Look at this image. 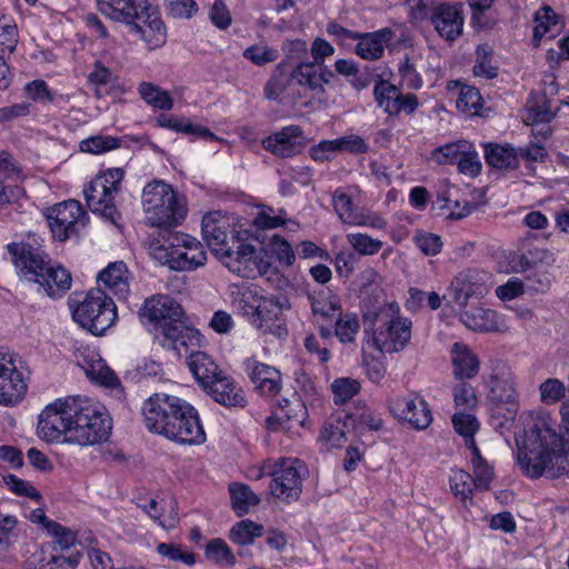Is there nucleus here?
<instances>
[{
  "mask_svg": "<svg viewBox=\"0 0 569 569\" xmlns=\"http://www.w3.org/2000/svg\"><path fill=\"white\" fill-rule=\"evenodd\" d=\"M204 390L216 402L228 408H243L247 403L241 387L224 372Z\"/></svg>",
  "mask_w": 569,
  "mask_h": 569,
  "instance_id": "23",
  "label": "nucleus"
},
{
  "mask_svg": "<svg viewBox=\"0 0 569 569\" xmlns=\"http://www.w3.org/2000/svg\"><path fill=\"white\" fill-rule=\"evenodd\" d=\"M19 36L16 23H4L0 19V57L4 59L6 54H11L18 44Z\"/></svg>",
  "mask_w": 569,
  "mask_h": 569,
  "instance_id": "56",
  "label": "nucleus"
},
{
  "mask_svg": "<svg viewBox=\"0 0 569 569\" xmlns=\"http://www.w3.org/2000/svg\"><path fill=\"white\" fill-rule=\"evenodd\" d=\"M333 77L335 73L327 66L313 61H300L290 72V78L297 84L319 93L325 92V84Z\"/></svg>",
  "mask_w": 569,
  "mask_h": 569,
  "instance_id": "20",
  "label": "nucleus"
},
{
  "mask_svg": "<svg viewBox=\"0 0 569 569\" xmlns=\"http://www.w3.org/2000/svg\"><path fill=\"white\" fill-rule=\"evenodd\" d=\"M201 231L208 247L231 272L248 279L269 272L267 254L257 252L248 242V231L237 230L221 212L203 216Z\"/></svg>",
  "mask_w": 569,
  "mask_h": 569,
  "instance_id": "2",
  "label": "nucleus"
},
{
  "mask_svg": "<svg viewBox=\"0 0 569 569\" xmlns=\"http://www.w3.org/2000/svg\"><path fill=\"white\" fill-rule=\"evenodd\" d=\"M453 377L460 381L475 378L480 369V360L471 349L462 343L455 342L450 349Z\"/></svg>",
  "mask_w": 569,
  "mask_h": 569,
  "instance_id": "26",
  "label": "nucleus"
},
{
  "mask_svg": "<svg viewBox=\"0 0 569 569\" xmlns=\"http://www.w3.org/2000/svg\"><path fill=\"white\" fill-rule=\"evenodd\" d=\"M142 313L150 321L161 323L168 320H177L182 316V308L171 297L157 295L144 301Z\"/></svg>",
  "mask_w": 569,
  "mask_h": 569,
  "instance_id": "27",
  "label": "nucleus"
},
{
  "mask_svg": "<svg viewBox=\"0 0 569 569\" xmlns=\"http://www.w3.org/2000/svg\"><path fill=\"white\" fill-rule=\"evenodd\" d=\"M333 208L343 223L375 229H385L387 227V222L382 217L356 207L351 197L339 190L333 193Z\"/></svg>",
  "mask_w": 569,
  "mask_h": 569,
  "instance_id": "18",
  "label": "nucleus"
},
{
  "mask_svg": "<svg viewBox=\"0 0 569 569\" xmlns=\"http://www.w3.org/2000/svg\"><path fill=\"white\" fill-rule=\"evenodd\" d=\"M525 288L531 292H545L551 284L549 274L542 269V266H538L530 273H527L523 280Z\"/></svg>",
  "mask_w": 569,
  "mask_h": 569,
  "instance_id": "60",
  "label": "nucleus"
},
{
  "mask_svg": "<svg viewBox=\"0 0 569 569\" xmlns=\"http://www.w3.org/2000/svg\"><path fill=\"white\" fill-rule=\"evenodd\" d=\"M141 98L150 106L160 110H171L173 100L168 91L151 82H142L139 86Z\"/></svg>",
  "mask_w": 569,
  "mask_h": 569,
  "instance_id": "39",
  "label": "nucleus"
},
{
  "mask_svg": "<svg viewBox=\"0 0 569 569\" xmlns=\"http://www.w3.org/2000/svg\"><path fill=\"white\" fill-rule=\"evenodd\" d=\"M566 432L560 437L546 421L516 435L518 465L530 478L569 476V411L561 410Z\"/></svg>",
  "mask_w": 569,
  "mask_h": 569,
  "instance_id": "1",
  "label": "nucleus"
},
{
  "mask_svg": "<svg viewBox=\"0 0 569 569\" xmlns=\"http://www.w3.org/2000/svg\"><path fill=\"white\" fill-rule=\"evenodd\" d=\"M121 139L111 136H94L81 141L80 149L90 153H101L120 146Z\"/></svg>",
  "mask_w": 569,
  "mask_h": 569,
  "instance_id": "52",
  "label": "nucleus"
},
{
  "mask_svg": "<svg viewBox=\"0 0 569 569\" xmlns=\"http://www.w3.org/2000/svg\"><path fill=\"white\" fill-rule=\"evenodd\" d=\"M540 400L546 405H555L566 395V387L562 381L556 378L545 380L540 387Z\"/></svg>",
  "mask_w": 569,
  "mask_h": 569,
  "instance_id": "54",
  "label": "nucleus"
},
{
  "mask_svg": "<svg viewBox=\"0 0 569 569\" xmlns=\"http://www.w3.org/2000/svg\"><path fill=\"white\" fill-rule=\"evenodd\" d=\"M77 323L94 336L103 335L117 319L114 302L100 288L91 289L72 311Z\"/></svg>",
  "mask_w": 569,
  "mask_h": 569,
  "instance_id": "10",
  "label": "nucleus"
},
{
  "mask_svg": "<svg viewBox=\"0 0 569 569\" xmlns=\"http://www.w3.org/2000/svg\"><path fill=\"white\" fill-rule=\"evenodd\" d=\"M150 256L172 270L191 271L204 266L207 253L196 238L172 231L160 230L149 244Z\"/></svg>",
  "mask_w": 569,
  "mask_h": 569,
  "instance_id": "6",
  "label": "nucleus"
},
{
  "mask_svg": "<svg viewBox=\"0 0 569 569\" xmlns=\"http://www.w3.org/2000/svg\"><path fill=\"white\" fill-rule=\"evenodd\" d=\"M313 316L322 319L333 318L336 315L341 316V307L337 296L328 289H320L308 295Z\"/></svg>",
  "mask_w": 569,
  "mask_h": 569,
  "instance_id": "34",
  "label": "nucleus"
},
{
  "mask_svg": "<svg viewBox=\"0 0 569 569\" xmlns=\"http://www.w3.org/2000/svg\"><path fill=\"white\" fill-rule=\"evenodd\" d=\"M492 50L488 44H480L476 50V63L473 74L486 79H493L498 76V68L491 63Z\"/></svg>",
  "mask_w": 569,
  "mask_h": 569,
  "instance_id": "46",
  "label": "nucleus"
},
{
  "mask_svg": "<svg viewBox=\"0 0 569 569\" xmlns=\"http://www.w3.org/2000/svg\"><path fill=\"white\" fill-rule=\"evenodd\" d=\"M98 281L102 282L119 300L126 299L129 293L128 269L122 261L110 263L99 273Z\"/></svg>",
  "mask_w": 569,
  "mask_h": 569,
  "instance_id": "30",
  "label": "nucleus"
},
{
  "mask_svg": "<svg viewBox=\"0 0 569 569\" xmlns=\"http://www.w3.org/2000/svg\"><path fill=\"white\" fill-rule=\"evenodd\" d=\"M123 174V170L120 168L108 169L92 179L83 190L89 209L113 224H117L121 217L114 198L119 193Z\"/></svg>",
  "mask_w": 569,
  "mask_h": 569,
  "instance_id": "9",
  "label": "nucleus"
},
{
  "mask_svg": "<svg viewBox=\"0 0 569 569\" xmlns=\"http://www.w3.org/2000/svg\"><path fill=\"white\" fill-rule=\"evenodd\" d=\"M472 463H473V480L476 482V488L480 490H487L492 480L493 472L488 463L480 456V451L477 453H472Z\"/></svg>",
  "mask_w": 569,
  "mask_h": 569,
  "instance_id": "59",
  "label": "nucleus"
},
{
  "mask_svg": "<svg viewBox=\"0 0 569 569\" xmlns=\"http://www.w3.org/2000/svg\"><path fill=\"white\" fill-rule=\"evenodd\" d=\"M559 108V100L532 93L527 102L526 121L531 124L548 123L556 117Z\"/></svg>",
  "mask_w": 569,
  "mask_h": 569,
  "instance_id": "31",
  "label": "nucleus"
},
{
  "mask_svg": "<svg viewBox=\"0 0 569 569\" xmlns=\"http://www.w3.org/2000/svg\"><path fill=\"white\" fill-rule=\"evenodd\" d=\"M3 480L10 490L19 496L29 497L34 500H39L41 497L40 492L33 486L14 475H8L3 478Z\"/></svg>",
  "mask_w": 569,
  "mask_h": 569,
  "instance_id": "64",
  "label": "nucleus"
},
{
  "mask_svg": "<svg viewBox=\"0 0 569 569\" xmlns=\"http://www.w3.org/2000/svg\"><path fill=\"white\" fill-rule=\"evenodd\" d=\"M160 331L163 336L162 346L178 352H180V347H187L198 335L196 330L187 327L180 318L161 323Z\"/></svg>",
  "mask_w": 569,
  "mask_h": 569,
  "instance_id": "32",
  "label": "nucleus"
},
{
  "mask_svg": "<svg viewBox=\"0 0 569 569\" xmlns=\"http://www.w3.org/2000/svg\"><path fill=\"white\" fill-rule=\"evenodd\" d=\"M360 390V383L350 378H338L331 383V391L336 405L349 401Z\"/></svg>",
  "mask_w": 569,
  "mask_h": 569,
  "instance_id": "50",
  "label": "nucleus"
},
{
  "mask_svg": "<svg viewBox=\"0 0 569 569\" xmlns=\"http://www.w3.org/2000/svg\"><path fill=\"white\" fill-rule=\"evenodd\" d=\"M243 365L250 380L262 395L274 396L279 393L281 375L274 367L261 363L253 358L246 359Z\"/></svg>",
  "mask_w": 569,
  "mask_h": 569,
  "instance_id": "21",
  "label": "nucleus"
},
{
  "mask_svg": "<svg viewBox=\"0 0 569 569\" xmlns=\"http://www.w3.org/2000/svg\"><path fill=\"white\" fill-rule=\"evenodd\" d=\"M99 10L109 19L127 24L148 9L149 0H97Z\"/></svg>",
  "mask_w": 569,
  "mask_h": 569,
  "instance_id": "25",
  "label": "nucleus"
},
{
  "mask_svg": "<svg viewBox=\"0 0 569 569\" xmlns=\"http://www.w3.org/2000/svg\"><path fill=\"white\" fill-rule=\"evenodd\" d=\"M482 97L477 88L468 84L460 86L459 97L456 104L461 112L477 114L482 108Z\"/></svg>",
  "mask_w": 569,
  "mask_h": 569,
  "instance_id": "45",
  "label": "nucleus"
},
{
  "mask_svg": "<svg viewBox=\"0 0 569 569\" xmlns=\"http://www.w3.org/2000/svg\"><path fill=\"white\" fill-rule=\"evenodd\" d=\"M74 399H58L42 410L37 427L41 439L47 442H68V432L73 426Z\"/></svg>",
  "mask_w": 569,
  "mask_h": 569,
  "instance_id": "12",
  "label": "nucleus"
},
{
  "mask_svg": "<svg viewBox=\"0 0 569 569\" xmlns=\"http://www.w3.org/2000/svg\"><path fill=\"white\" fill-rule=\"evenodd\" d=\"M292 79L284 71L283 63H279L263 87L267 100L276 101L287 90Z\"/></svg>",
  "mask_w": 569,
  "mask_h": 569,
  "instance_id": "43",
  "label": "nucleus"
},
{
  "mask_svg": "<svg viewBox=\"0 0 569 569\" xmlns=\"http://www.w3.org/2000/svg\"><path fill=\"white\" fill-rule=\"evenodd\" d=\"M146 428L180 445H200L206 433L198 411L187 401L167 393L150 396L142 406Z\"/></svg>",
  "mask_w": 569,
  "mask_h": 569,
  "instance_id": "3",
  "label": "nucleus"
},
{
  "mask_svg": "<svg viewBox=\"0 0 569 569\" xmlns=\"http://www.w3.org/2000/svg\"><path fill=\"white\" fill-rule=\"evenodd\" d=\"M450 488L456 497H459L461 501H466L472 497L476 482L470 473L460 469L452 470Z\"/></svg>",
  "mask_w": 569,
  "mask_h": 569,
  "instance_id": "47",
  "label": "nucleus"
},
{
  "mask_svg": "<svg viewBox=\"0 0 569 569\" xmlns=\"http://www.w3.org/2000/svg\"><path fill=\"white\" fill-rule=\"evenodd\" d=\"M452 425L456 432L465 438L466 446L471 449L472 453L478 455V447L473 438L479 429L477 418L470 413L458 412L452 416Z\"/></svg>",
  "mask_w": 569,
  "mask_h": 569,
  "instance_id": "38",
  "label": "nucleus"
},
{
  "mask_svg": "<svg viewBox=\"0 0 569 569\" xmlns=\"http://www.w3.org/2000/svg\"><path fill=\"white\" fill-rule=\"evenodd\" d=\"M144 13H139L134 21L126 26L131 33L139 36L150 49H157L166 43L167 31L159 12L149 3Z\"/></svg>",
  "mask_w": 569,
  "mask_h": 569,
  "instance_id": "17",
  "label": "nucleus"
},
{
  "mask_svg": "<svg viewBox=\"0 0 569 569\" xmlns=\"http://www.w3.org/2000/svg\"><path fill=\"white\" fill-rule=\"evenodd\" d=\"M461 321L473 331L490 332L498 330L497 313L490 309L476 308L461 313Z\"/></svg>",
  "mask_w": 569,
  "mask_h": 569,
  "instance_id": "35",
  "label": "nucleus"
},
{
  "mask_svg": "<svg viewBox=\"0 0 569 569\" xmlns=\"http://www.w3.org/2000/svg\"><path fill=\"white\" fill-rule=\"evenodd\" d=\"M158 123L162 128H168L177 132H182L189 136H196L202 139L218 140V137L212 133L207 127L192 124L184 118L174 116L161 114L157 119Z\"/></svg>",
  "mask_w": 569,
  "mask_h": 569,
  "instance_id": "36",
  "label": "nucleus"
},
{
  "mask_svg": "<svg viewBox=\"0 0 569 569\" xmlns=\"http://www.w3.org/2000/svg\"><path fill=\"white\" fill-rule=\"evenodd\" d=\"M264 532L263 526L246 519L237 522L230 530L229 538L238 545H250Z\"/></svg>",
  "mask_w": 569,
  "mask_h": 569,
  "instance_id": "40",
  "label": "nucleus"
},
{
  "mask_svg": "<svg viewBox=\"0 0 569 569\" xmlns=\"http://www.w3.org/2000/svg\"><path fill=\"white\" fill-rule=\"evenodd\" d=\"M345 428L346 423L340 419L328 421L321 430V441L329 447H340L347 439Z\"/></svg>",
  "mask_w": 569,
  "mask_h": 569,
  "instance_id": "53",
  "label": "nucleus"
},
{
  "mask_svg": "<svg viewBox=\"0 0 569 569\" xmlns=\"http://www.w3.org/2000/svg\"><path fill=\"white\" fill-rule=\"evenodd\" d=\"M27 391L22 373L17 369L14 357L0 349V405L18 403Z\"/></svg>",
  "mask_w": 569,
  "mask_h": 569,
  "instance_id": "14",
  "label": "nucleus"
},
{
  "mask_svg": "<svg viewBox=\"0 0 569 569\" xmlns=\"http://www.w3.org/2000/svg\"><path fill=\"white\" fill-rule=\"evenodd\" d=\"M392 36L393 32L389 28H382L378 31L366 34L357 33V39L359 41L356 46V52L366 60L379 59L383 54L385 44L391 41Z\"/></svg>",
  "mask_w": 569,
  "mask_h": 569,
  "instance_id": "29",
  "label": "nucleus"
},
{
  "mask_svg": "<svg viewBox=\"0 0 569 569\" xmlns=\"http://www.w3.org/2000/svg\"><path fill=\"white\" fill-rule=\"evenodd\" d=\"M266 473L272 477L271 493L282 500H298L302 491V473L306 467L299 459L281 458L272 466L263 467Z\"/></svg>",
  "mask_w": 569,
  "mask_h": 569,
  "instance_id": "11",
  "label": "nucleus"
},
{
  "mask_svg": "<svg viewBox=\"0 0 569 569\" xmlns=\"http://www.w3.org/2000/svg\"><path fill=\"white\" fill-rule=\"evenodd\" d=\"M362 318L363 323L372 329L373 345L379 351L400 352L410 342L412 321L400 316L397 302L363 308Z\"/></svg>",
  "mask_w": 569,
  "mask_h": 569,
  "instance_id": "5",
  "label": "nucleus"
},
{
  "mask_svg": "<svg viewBox=\"0 0 569 569\" xmlns=\"http://www.w3.org/2000/svg\"><path fill=\"white\" fill-rule=\"evenodd\" d=\"M465 148H469V142L465 140L448 143L436 150L435 158L440 164L457 163Z\"/></svg>",
  "mask_w": 569,
  "mask_h": 569,
  "instance_id": "58",
  "label": "nucleus"
},
{
  "mask_svg": "<svg viewBox=\"0 0 569 569\" xmlns=\"http://www.w3.org/2000/svg\"><path fill=\"white\" fill-rule=\"evenodd\" d=\"M485 382L489 389V400L497 406L507 405L508 415L513 417L517 412V391L510 369L505 365L496 366Z\"/></svg>",
  "mask_w": 569,
  "mask_h": 569,
  "instance_id": "15",
  "label": "nucleus"
},
{
  "mask_svg": "<svg viewBox=\"0 0 569 569\" xmlns=\"http://www.w3.org/2000/svg\"><path fill=\"white\" fill-rule=\"evenodd\" d=\"M395 417L406 420L416 429H426L432 422V413L427 402L418 397L397 398L390 402Z\"/></svg>",
  "mask_w": 569,
  "mask_h": 569,
  "instance_id": "19",
  "label": "nucleus"
},
{
  "mask_svg": "<svg viewBox=\"0 0 569 569\" xmlns=\"http://www.w3.org/2000/svg\"><path fill=\"white\" fill-rule=\"evenodd\" d=\"M359 321L355 315H346L336 321L335 335L342 343L352 342L359 331Z\"/></svg>",
  "mask_w": 569,
  "mask_h": 569,
  "instance_id": "55",
  "label": "nucleus"
},
{
  "mask_svg": "<svg viewBox=\"0 0 569 569\" xmlns=\"http://www.w3.org/2000/svg\"><path fill=\"white\" fill-rule=\"evenodd\" d=\"M457 164L459 171L463 174L476 177L480 173L481 161L478 152L475 150L471 143H469V148H465L463 153H461Z\"/></svg>",
  "mask_w": 569,
  "mask_h": 569,
  "instance_id": "57",
  "label": "nucleus"
},
{
  "mask_svg": "<svg viewBox=\"0 0 569 569\" xmlns=\"http://www.w3.org/2000/svg\"><path fill=\"white\" fill-rule=\"evenodd\" d=\"M243 57L254 64L262 66L277 60L278 51L267 46H251L244 50Z\"/></svg>",
  "mask_w": 569,
  "mask_h": 569,
  "instance_id": "61",
  "label": "nucleus"
},
{
  "mask_svg": "<svg viewBox=\"0 0 569 569\" xmlns=\"http://www.w3.org/2000/svg\"><path fill=\"white\" fill-rule=\"evenodd\" d=\"M206 557L218 565L231 566L236 558L222 539H212L207 543Z\"/></svg>",
  "mask_w": 569,
  "mask_h": 569,
  "instance_id": "51",
  "label": "nucleus"
},
{
  "mask_svg": "<svg viewBox=\"0 0 569 569\" xmlns=\"http://www.w3.org/2000/svg\"><path fill=\"white\" fill-rule=\"evenodd\" d=\"M399 88L387 80L379 79L373 88V96L378 107L382 108L386 113L391 116L396 106V99Z\"/></svg>",
  "mask_w": 569,
  "mask_h": 569,
  "instance_id": "44",
  "label": "nucleus"
},
{
  "mask_svg": "<svg viewBox=\"0 0 569 569\" xmlns=\"http://www.w3.org/2000/svg\"><path fill=\"white\" fill-rule=\"evenodd\" d=\"M72 423L68 443L79 446L102 443L109 439L112 430V420L106 409L87 399H74Z\"/></svg>",
  "mask_w": 569,
  "mask_h": 569,
  "instance_id": "8",
  "label": "nucleus"
},
{
  "mask_svg": "<svg viewBox=\"0 0 569 569\" xmlns=\"http://www.w3.org/2000/svg\"><path fill=\"white\" fill-rule=\"evenodd\" d=\"M251 309V322L263 333L272 331L282 313L281 305L273 297H260Z\"/></svg>",
  "mask_w": 569,
  "mask_h": 569,
  "instance_id": "28",
  "label": "nucleus"
},
{
  "mask_svg": "<svg viewBox=\"0 0 569 569\" xmlns=\"http://www.w3.org/2000/svg\"><path fill=\"white\" fill-rule=\"evenodd\" d=\"M47 529L57 539L61 550L69 549L77 540L76 533L72 530L62 527L56 521L48 522Z\"/></svg>",
  "mask_w": 569,
  "mask_h": 569,
  "instance_id": "63",
  "label": "nucleus"
},
{
  "mask_svg": "<svg viewBox=\"0 0 569 569\" xmlns=\"http://www.w3.org/2000/svg\"><path fill=\"white\" fill-rule=\"evenodd\" d=\"M453 399L457 407L466 409L475 408L478 402L475 389L466 382H460L455 387Z\"/></svg>",
  "mask_w": 569,
  "mask_h": 569,
  "instance_id": "62",
  "label": "nucleus"
},
{
  "mask_svg": "<svg viewBox=\"0 0 569 569\" xmlns=\"http://www.w3.org/2000/svg\"><path fill=\"white\" fill-rule=\"evenodd\" d=\"M490 274L483 270L467 269L459 272L451 281L450 290L455 301L466 307L472 297H482L488 292Z\"/></svg>",
  "mask_w": 569,
  "mask_h": 569,
  "instance_id": "16",
  "label": "nucleus"
},
{
  "mask_svg": "<svg viewBox=\"0 0 569 569\" xmlns=\"http://www.w3.org/2000/svg\"><path fill=\"white\" fill-rule=\"evenodd\" d=\"M146 221L161 230L178 226L187 216L183 198L161 180L149 182L142 191Z\"/></svg>",
  "mask_w": 569,
  "mask_h": 569,
  "instance_id": "7",
  "label": "nucleus"
},
{
  "mask_svg": "<svg viewBox=\"0 0 569 569\" xmlns=\"http://www.w3.org/2000/svg\"><path fill=\"white\" fill-rule=\"evenodd\" d=\"M87 376L102 386L117 387L120 380L117 375L106 365L102 359H98L89 365L86 370Z\"/></svg>",
  "mask_w": 569,
  "mask_h": 569,
  "instance_id": "49",
  "label": "nucleus"
},
{
  "mask_svg": "<svg viewBox=\"0 0 569 569\" xmlns=\"http://www.w3.org/2000/svg\"><path fill=\"white\" fill-rule=\"evenodd\" d=\"M431 22L439 36L447 41L456 40L462 32L463 18L455 6L442 3L436 7Z\"/></svg>",
  "mask_w": 569,
  "mask_h": 569,
  "instance_id": "24",
  "label": "nucleus"
},
{
  "mask_svg": "<svg viewBox=\"0 0 569 569\" xmlns=\"http://www.w3.org/2000/svg\"><path fill=\"white\" fill-rule=\"evenodd\" d=\"M267 248H268V250H259L258 252H261L262 254H267V257L269 258L270 262H271V258L269 256V252L280 263H282L284 266H292L293 264V262L296 260V256H295V252L292 250V247L290 246V243L286 239H283L279 234H273L271 237L269 243L267 244ZM270 269H271V267L269 268V270Z\"/></svg>",
  "mask_w": 569,
  "mask_h": 569,
  "instance_id": "42",
  "label": "nucleus"
},
{
  "mask_svg": "<svg viewBox=\"0 0 569 569\" xmlns=\"http://www.w3.org/2000/svg\"><path fill=\"white\" fill-rule=\"evenodd\" d=\"M188 367L203 389L223 373L211 357L201 351L192 352L189 356Z\"/></svg>",
  "mask_w": 569,
  "mask_h": 569,
  "instance_id": "33",
  "label": "nucleus"
},
{
  "mask_svg": "<svg viewBox=\"0 0 569 569\" xmlns=\"http://www.w3.org/2000/svg\"><path fill=\"white\" fill-rule=\"evenodd\" d=\"M347 241L356 252L362 256H373L378 253L383 246L381 240L361 232L348 233Z\"/></svg>",
  "mask_w": 569,
  "mask_h": 569,
  "instance_id": "48",
  "label": "nucleus"
},
{
  "mask_svg": "<svg viewBox=\"0 0 569 569\" xmlns=\"http://www.w3.org/2000/svg\"><path fill=\"white\" fill-rule=\"evenodd\" d=\"M7 249L20 277L38 283L48 296H61L70 288L69 271L60 266H51L48 256L39 248L26 242H13Z\"/></svg>",
  "mask_w": 569,
  "mask_h": 569,
  "instance_id": "4",
  "label": "nucleus"
},
{
  "mask_svg": "<svg viewBox=\"0 0 569 569\" xmlns=\"http://www.w3.org/2000/svg\"><path fill=\"white\" fill-rule=\"evenodd\" d=\"M230 495L232 508L238 516L247 513L250 507L257 506L260 502L259 497L243 483H232L230 486Z\"/></svg>",
  "mask_w": 569,
  "mask_h": 569,
  "instance_id": "41",
  "label": "nucleus"
},
{
  "mask_svg": "<svg viewBox=\"0 0 569 569\" xmlns=\"http://www.w3.org/2000/svg\"><path fill=\"white\" fill-rule=\"evenodd\" d=\"M302 131L298 126L284 127L281 131L263 140V148L274 156L289 158L302 148Z\"/></svg>",
  "mask_w": 569,
  "mask_h": 569,
  "instance_id": "22",
  "label": "nucleus"
},
{
  "mask_svg": "<svg viewBox=\"0 0 569 569\" xmlns=\"http://www.w3.org/2000/svg\"><path fill=\"white\" fill-rule=\"evenodd\" d=\"M485 158L489 166L497 169H515L519 163L517 150L508 146L488 144Z\"/></svg>",
  "mask_w": 569,
  "mask_h": 569,
  "instance_id": "37",
  "label": "nucleus"
},
{
  "mask_svg": "<svg viewBox=\"0 0 569 569\" xmlns=\"http://www.w3.org/2000/svg\"><path fill=\"white\" fill-rule=\"evenodd\" d=\"M47 219L52 236L59 241H66L79 229L87 224V213L81 203L70 199L48 209Z\"/></svg>",
  "mask_w": 569,
  "mask_h": 569,
  "instance_id": "13",
  "label": "nucleus"
}]
</instances>
